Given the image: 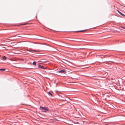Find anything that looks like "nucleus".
<instances>
[{
	"mask_svg": "<svg viewBox=\"0 0 125 125\" xmlns=\"http://www.w3.org/2000/svg\"><path fill=\"white\" fill-rule=\"evenodd\" d=\"M40 109L43 112H46L49 110V109L47 107H41L40 108Z\"/></svg>",
	"mask_w": 125,
	"mask_h": 125,
	"instance_id": "1",
	"label": "nucleus"
},
{
	"mask_svg": "<svg viewBox=\"0 0 125 125\" xmlns=\"http://www.w3.org/2000/svg\"><path fill=\"white\" fill-rule=\"evenodd\" d=\"M59 73H63L64 74H65L66 73V72L65 71L63 70L60 71H59Z\"/></svg>",
	"mask_w": 125,
	"mask_h": 125,
	"instance_id": "2",
	"label": "nucleus"
},
{
	"mask_svg": "<svg viewBox=\"0 0 125 125\" xmlns=\"http://www.w3.org/2000/svg\"><path fill=\"white\" fill-rule=\"evenodd\" d=\"M38 67L39 68H41L43 69H45V68H44L43 66L41 65H39Z\"/></svg>",
	"mask_w": 125,
	"mask_h": 125,
	"instance_id": "3",
	"label": "nucleus"
},
{
	"mask_svg": "<svg viewBox=\"0 0 125 125\" xmlns=\"http://www.w3.org/2000/svg\"><path fill=\"white\" fill-rule=\"evenodd\" d=\"M28 51H29L30 52H31V51H33V52H39V51H37V50H28Z\"/></svg>",
	"mask_w": 125,
	"mask_h": 125,
	"instance_id": "4",
	"label": "nucleus"
},
{
	"mask_svg": "<svg viewBox=\"0 0 125 125\" xmlns=\"http://www.w3.org/2000/svg\"><path fill=\"white\" fill-rule=\"evenodd\" d=\"M86 31V30H82V31H76V32H84Z\"/></svg>",
	"mask_w": 125,
	"mask_h": 125,
	"instance_id": "5",
	"label": "nucleus"
},
{
	"mask_svg": "<svg viewBox=\"0 0 125 125\" xmlns=\"http://www.w3.org/2000/svg\"><path fill=\"white\" fill-rule=\"evenodd\" d=\"M2 59L3 60H5L6 59V57L4 56L2 58Z\"/></svg>",
	"mask_w": 125,
	"mask_h": 125,
	"instance_id": "6",
	"label": "nucleus"
},
{
	"mask_svg": "<svg viewBox=\"0 0 125 125\" xmlns=\"http://www.w3.org/2000/svg\"><path fill=\"white\" fill-rule=\"evenodd\" d=\"M121 15H122V16L124 17V16H125V15L123 14H122V13H121V12H120V13H119Z\"/></svg>",
	"mask_w": 125,
	"mask_h": 125,
	"instance_id": "7",
	"label": "nucleus"
},
{
	"mask_svg": "<svg viewBox=\"0 0 125 125\" xmlns=\"http://www.w3.org/2000/svg\"><path fill=\"white\" fill-rule=\"evenodd\" d=\"M32 64L33 65H35L36 64V62H33Z\"/></svg>",
	"mask_w": 125,
	"mask_h": 125,
	"instance_id": "8",
	"label": "nucleus"
},
{
	"mask_svg": "<svg viewBox=\"0 0 125 125\" xmlns=\"http://www.w3.org/2000/svg\"><path fill=\"white\" fill-rule=\"evenodd\" d=\"M5 69H0V70L2 71H5Z\"/></svg>",
	"mask_w": 125,
	"mask_h": 125,
	"instance_id": "9",
	"label": "nucleus"
},
{
	"mask_svg": "<svg viewBox=\"0 0 125 125\" xmlns=\"http://www.w3.org/2000/svg\"><path fill=\"white\" fill-rule=\"evenodd\" d=\"M42 62V61H39L38 62V63H40L41 62Z\"/></svg>",
	"mask_w": 125,
	"mask_h": 125,
	"instance_id": "10",
	"label": "nucleus"
},
{
	"mask_svg": "<svg viewBox=\"0 0 125 125\" xmlns=\"http://www.w3.org/2000/svg\"><path fill=\"white\" fill-rule=\"evenodd\" d=\"M116 11H118V12L119 13H120V12L119 11V10H116Z\"/></svg>",
	"mask_w": 125,
	"mask_h": 125,
	"instance_id": "11",
	"label": "nucleus"
},
{
	"mask_svg": "<svg viewBox=\"0 0 125 125\" xmlns=\"http://www.w3.org/2000/svg\"><path fill=\"white\" fill-rule=\"evenodd\" d=\"M42 62H47V61H42Z\"/></svg>",
	"mask_w": 125,
	"mask_h": 125,
	"instance_id": "12",
	"label": "nucleus"
},
{
	"mask_svg": "<svg viewBox=\"0 0 125 125\" xmlns=\"http://www.w3.org/2000/svg\"><path fill=\"white\" fill-rule=\"evenodd\" d=\"M49 94H50L52 96V94L51 93H50V92H49Z\"/></svg>",
	"mask_w": 125,
	"mask_h": 125,
	"instance_id": "13",
	"label": "nucleus"
}]
</instances>
